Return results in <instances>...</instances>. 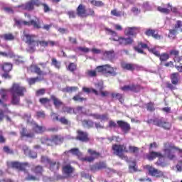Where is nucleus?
Returning <instances> with one entry per match:
<instances>
[{"label":"nucleus","instance_id":"obj_1","mask_svg":"<svg viewBox=\"0 0 182 182\" xmlns=\"http://www.w3.org/2000/svg\"><path fill=\"white\" fill-rule=\"evenodd\" d=\"M9 92L11 95V104L18 105L21 102V97L25 96L26 88L21 84L13 83L11 87L9 89Z\"/></svg>","mask_w":182,"mask_h":182},{"label":"nucleus","instance_id":"obj_2","mask_svg":"<svg viewBox=\"0 0 182 182\" xmlns=\"http://www.w3.org/2000/svg\"><path fill=\"white\" fill-rule=\"evenodd\" d=\"M164 151L165 153V156L167 157V159H169V160H174V159H176V153H177V151L182 153L181 149H179L178 147L174 146L173 144L170 142L164 144ZM176 169L177 171H182V161H179L178 162L176 165Z\"/></svg>","mask_w":182,"mask_h":182},{"label":"nucleus","instance_id":"obj_3","mask_svg":"<svg viewBox=\"0 0 182 182\" xmlns=\"http://www.w3.org/2000/svg\"><path fill=\"white\" fill-rule=\"evenodd\" d=\"M36 36L26 33V31H23V39L28 45L29 52H35L36 50V46H42L43 48L48 47V41H36Z\"/></svg>","mask_w":182,"mask_h":182},{"label":"nucleus","instance_id":"obj_4","mask_svg":"<svg viewBox=\"0 0 182 182\" xmlns=\"http://www.w3.org/2000/svg\"><path fill=\"white\" fill-rule=\"evenodd\" d=\"M14 22L17 26L24 25L26 26H33L35 29H41V28H42L41 20H39L38 18H36L35 20H31L30 21L14 18Z\"/></svg>","mask_w":182,"mask_h":182},{"label":"nucleus","instance_id":"obj_5","mask_svg":"<svg viewBox=\"0 0 182 182\" xmlns=\"http://www.w3.org/2000/svg\"><path fill=\"white\" fill-rule=\"evenodd\" d=\"M148 124H154V126H157L158 127H162L165 130H170L171 129V124L167 121L164 120V118H155L154 119H149L146 121Z\"/></svg>","mask_w":182,"mask_h":182},{"label":"nucleus","instance_id":"obj_6","mask_svg":"<svg viewBox=\"0 0 182 182\" xmlns=\"http://www.w3.org/2000/svg\"><path fill=\"white\" fill-rule=\"evenodd\" d=\"M108 32L111 33V35L113 38H111L112 41H114L115 42H118L119 45H122V46H126L127 45H132L133 43V39L131 38H122L117 36V33L113 31L111 29H107Z\"/></svg>","mask_w":182,"mask_h":182},{"label":"nucleus","instance_id":"obj_7","mask_svg":"<svg viewBox=\"0 0 182 182\" xmlns=\"http://www.w3.org/2000/svg\"><path fill=\"white\" fill-rule=\"evenodd\" d=\"M171 82H167L166 86L170 90H177V85L180 83V74L178 73H173L170 75Z\"/></svg>","mask_w":182,"mask_h":182},{"label":"nucleus","instance_id":"obj_8","mask_svg":"<svg viewBox=\"0 0 182 182\" xmlns=\"http://www.w3.org/2000/svg\"><path fill=\"white\" fill-rule=\"evenodd\" d=\"M112 150L114 151V154H116V156H118L120 157V159H123V157H124V155H123V151H125V153H129V150H127L126 145L124 144H114L112 146Z\"/></svg>","mask_w":182,"mask_h":182},{"label":"nucleus","instance_id":"obj_9","mask_svg":"<svg viewBox=\"0 0 182 182\" xmlns=\"http://www.w3.org/2000/svg\"><path fill=\"white\" fill-rule=\"evenodd\" d=\"M40 5L41 1L39 0H31L24 4L18 6V8H21L26 11H33L34 6H39Z\"/></svg>","mask_w":182,"mask_h":182},{"label":"nucleus","instance_id":"obj_10","mask_svg":"<svg viewBox=\"0 0 182 182\" xmlns=\"http://www.w3.org/2000/svg\"><path fill=\"white\" fill-rule=\"evenodd\" d=\"M98 72H102V73H109L112 76H116V71L114 68H112L109 65H100L97 68Z\"/></svg>","mask_w":182,"mask_h":182},{"label":"nucleus","instance_id":"obj_11","mask_svg":"<svg viewBox=\"0 0 182 182\" xmlns=\"http://www.w3.org/2000/svg\"><path fill=\"white\" fill-rule=\"evenodd\" d=\"M88 153L90 154V156H85L83 158L84 161H88V163H92V161H95L96 159H99L100 156V153L92 150V149H88Z\"/></svg>","mask_w":182,"mask_h":182},{"label":"nucleus","instance_id":"obj_12","mask_svg":"<svg viewBox=\"0 0 182 182\" xmlns=\"http://www.w3.org/2000/svg\"><path fill=\"white\" fill-rule=\"evenodd\" d=\"M146 168L150 174V176H152V177H163L164 176V173L161 171H159V169H156L153 166H146Z\"/></svg>","mask_w":182,"mask_h":182},{"label":"nucleus","instance_id":"obj_13","mask_svg":"<svg viewBox=\"0 0 182 182\" xmlns=\"http://www.w3.org/2000/svg\"><path fill=\"white\" fill-rule=\"evenodd\" d=\"M121 89L123 90V92H135V93H137V92H140V85H125Z\"/></svg>","mask_w":182,"mask_h":182},{"label":"nucleus","instance_id":"obj_14","mask_svg":"<svg viewBox=\"0 0 182 182\" xmlns=\"http://www.w3.org/2000/svg\"><path fill=\"white\" fill-rule=\"evenodd\" d=\"M12 168H16L20 171H23L28 167V163H21V162H11Z\"/></svg>","mask_w":182,"mask_h":182},{"label":"nucleus","instance_id":"obj_15","mask_svg":"<svg viewBox=\"0 0 182 182\" xmlns=\"http://www.w3.org/2000/svg\"><path fill=\"white\" fill-rule=\"evenodd\" d=\"M117 124L119 126V128H121V130L124 132V133H129V132H130V124H129V123L125 122L124 121H117Z\"/></svg>","mask_w":182,"mask_h":182},{"label":"nucleus","instance_id":"obj_16","mask_svg":"<svg viewBox=\"0 0 182 182\" xmlns=\"http://www.w3.org/2000/svg\"><path fill=\"white\" fill-rule=\"evenodd\" d=\"M77 140H80V141H89V137L87 135V132H85L83 131L78 130Z\"/></svg>","mask_w":182,"mask_h":182},{"label":"nucleus","instance_id":"obj_17","mask_svg":"<svg viewBox=\"0 0 182 182\" xmlns=\"http://www.w3.org/2000/svg\"><path fill=\"white\" fill-rule=\"evenodd\" d=\"M90 116H92L96 120H100V122H107L109 120V114H90Z\"/></svg>","mask_w":182,"mask_h":182},{"label":"nucleus","instance_id":"obj_18","mask_svg":"<svg viewBox=\"0 0 182 182\" xmlns=\"http://www.w3.org/2000/svg\"><path fill=\"white\" fill-rule=\"evenodd\" d=\"M50 99L53 101L55 109H59L60 106L63 105V102L59 98L56 97V96L53 95H50Z\"/></svg>","mask_w":182,"mask_h":182},{"label":"nucleus","instance_id":"obj_19","mask_svg":"<svg viewBox=\"0 0 182 182\" xmlns=\"http://www.w3.org/2000/svg\"><path fill=\"white\" fill-rule=\"evenodd\" d=\"M139 28L137 27H127L125 29V34L128 36H134L137 33Z\"/></svg>","mask_w":182,"mask_h":182},{"label":"nucleus","instance_id":"obj_20","mask_svg":"<svg viewBox=\"0 0 182 182\" xmlns=\"http://www.w3.org/2000/svg\"><path fill=\"white\" fill-rule=\"evenodd\" d=\"M49 166V169L51 171H58V170H59V168L60 167V164L58 161H51V162H50Z\"/></svg>","mask_w":182,"mask_h":182},{"label":"nucleus","instance_id":"obj_21","mask_svg":"<svg viewBox=\"0 0 182 182\" xmlns=\"http://www.w3.org/2000/svg\"><path fill=\"white\" fill-rule=\"evenodd\" d=\"M96 89V90H95ZM95 89H91L92 93H95L97 96H99L100 92L103 90V83L98 82L95 84Z\"/></svg>","mask_w":182,"mask_h":182},{"label":"nucleus","instance_id":"obj_22","mask_svg":"<svg viewBox=\"0 0 182 182\" xmlns=\"http://www.w3.org/2000/svg\"><path fill=\"white\" fill-rule=\"evenodd\" d=\"M74 170L73 167L70 164L65 165L63 167V172L65 176H70V174L73 173Z\"/></svg>","mask_w":182,"mask_h":182},{"label":"nucleus","instance_id":"obj_23","mask_svg":"<svg viewBox=\"0 0 182 182\" xmlns=\"http://www.w3.org/2000/svg\"><path fill=\"white\" fill-rule=\"evenodd\" d=\"M76 11L78 16H85L86 15V7L83 4H80Z\"/></svg>","mask_w":182,"mask_h":182},{"label":"nucleus","instance_id":"obj_24","mask_svg":"<svg viewBox=\"0 0 182 182\" xmlns=\"http://www.w3.org/2000/svg\"><path fill=\"white\" fill-rule=\"evenodd\" d=\"M134 48L138 53H144L143 49H149V47L147 46V44L141 42Z\"/></svg>","mask_w":182,"mask_h":182},{"label":"nucleus","instance_id":"obj_25","mask_svg":"<svg viewBox=\"0 0 182 182\" xmlns=\"http://www.w3.org/2000/svg\"><path fill=\"white\" fill-rule=\"evenodd\" d=\"M31 72H33L34 73H36L39 76H42L45 75V73L41 70V68L38 66L37 65H33L31 66Z\"/></svg>","mask_w":182,"mask_h":182},{"label":"nucleus","instance_id":"obj_26","mask_svg":"<svg viewBox=\"0 0 182 182\" xmlns=\"http://www.w3.org/2000/svg\"><path fill=\"white\" fill-rule=\"evenodd\" d=\"M147 36H152L154 39H161V36L156 33V30L149 29L145 32Z\"/></svg>","mask_w":182,"mask_h":182},{"label":"nucleus","instance_id":"obj_27","mask_svg":"<svg viewBox=\"0 0 182 182\" xmlns=\"http://www.w3.org/2000/svg\"><path fill=\"white\" fill-rule=\"evenodd\" d=\"M122 68H123L126 70H134V69L137 68V65L136 64L123 63H122Z\"/></svg>","mask_w":182,"mask_h":182},{"label":"nucleus","instance_id":"obj_28","mask_svg":"<svg viewBox=\"0 0 182 182\" xmlns=\"http://www.w3.org/2000/svg\"><path fill=\"white\" fill-rule=\"evenodd\" d=\"M33 129L34 132H36V133H43V132L46 130V128L45 127L39 126L36 123L33 122Z\"/></svg>","mask_w":182,"mask_h":182},{"label":"nucleus","instance_id":"obj_29","mask_svg":"<svg viewBox=\"0 0 182 182\" xmlns=\"http://www.w3.org/2000/svg\"><path fill=\"white\" fill-rule=\"evenodd\" d=\"M157 9L161 14H165L166 15L170 14V6L168 4H167V8H165V6L163 5V6H159Z\"/></svg>","mask_w":182,"mask_h":182},{"label":"nucleus","instance_id":"obj_30","mask_svg":"<svg viewBox=\"0 0 182 182\" xmlns=\"http://www.w3.org/2000/svg\"><path fill=\"white\" fill-rule=\"evenodd\" d=\"M82 126L87 129H92V127H95V122L92 120L84 119L82 121Z\"/></svg>","mask_w":182,"mask_h":182},{"label":"nucleus","instance_id":"obj_31","mask_svg":"<svg viewBox=\"0 0 182 182\" xmlns=\"http://www.w3.org/2000/svg\"><path fill=\"white\" fill-rule=\"evenodd\" d=\"M111 96L112 99H116L117 100H119L120 103H123V102H124V100H123V94L112 92L111 94Z\"/></svg>","mask_w":182,"mask_h":182},{"label":"nucleus","instance_id":"obj_32","mask_svg":"<svg viewBox=\"0 0 182 182\" xmlns=\"http://www.w3.org/2000/svg\"><path fill=\"white\" fill-rule=\"evenodd\" d=\"M42 144H46L47 146H53V139H48V137H43L41 139Z\"/></svg>","mask_w":182,"mask_h":182},{"label":"nucleus","instance_id":"obj_33","mask_svg":"<svg viewBox=\"0 0 182 182\" xmlns=\"http://www.w3.org/2000/svg\"><path fill=\"white\" fill-rule=\"evenodd\" d=\"M104 58L108 60H112L114 59V51H106L104 53Z\"/></svg>","mask_w":182,"mask_h":182},{"label":"nucleus","instance_id":"obj_34","mask_svg":"<svg viewBox=\"0 0 182 182\" xmlns=\"http://www.w3.org/2000/svg\"><path fill=\"white\" fill-rule=\"evenodd\" d=\"M1 39H4V41H14L15 36L12 33H6L0 35Z\"/></svg>","mask_w":182,"mask_h":182},{"label":"nucleus","instance_id":"obj_35","mask_svg":"<svg viewBox=\"0 0 182 182\" xmlns=\"http://www.w3.org/2000/svg\"><path fill=\"white\" fill-rule=\"evenodd\" d=\"M54 144H60L63 143V137L62 136H52Z\"/></svg>","mask_w":182,"mask_h":182},{"label":"nucleus","instance_id":"obj_36","mask_svg":"<svg viewBox=\"0 0 182 182\" xmlns=\"http://www.w3.org/2000/svg\"><path fill=\"white\" fill-rule=\"evenodd\" d=\"M2 69L4 72H6V73H8L12 70V64L9 63H5L2 65Z\"/></svg>","mask_w":182,"mask_h":182},{"label":"nucleus","instance_id":"obj_37","mask_svg":"<svg viewBox=\"0 0 182 182\" xmlns=\"http://www.w3.org/2000/svg\"><path fill=\"white\" fill-rule=\"evenodd\" d=\"M21 136L23 137L32 138L35 136V134L32 132H26V129L23 128V131L21 132Z\"/></svg>","mask_w":182,"mask_h":182},{"label":"nucleus","instance_id":"obj_38","mask_svg":"<svg viewBox=\"0 0 182 182\" xmlns=\"http://www.w3.org/2000/svg\"><path fill=\"white\" fill-rule=\"evenodd\" d=\"M156 157H161V154L159 152L152 151L148 156V160H153L154 159H156Z\"/></svg>","mask_w":182,"mask_h":182},{"label":"nucleus","instance_id":"obj_39","mask_svg":"<svg viewBox=\"0 0 182 182\" xmlns=\"http://www.w3.org/2000/svg\"><path fill=\"white\" fill-rule=\"evenodd\" d=\"M32 171L36 174H42L43 171V168L41 166H37L32 168Z\"/></svg>","mask_w":182,"mask_h":182},{"label":"nucleus","instance_id":"obj_40","mask_svg":"<svg viewBox=\"0 0 182 182\" xmlns=\"http://www.w3.org/2000/svg\"><path fill=\"white\" fill-rule=\"evenodd\" d=\"M41 162L43 164H49L52 162V160H50L48 156H41Z\"/></svg>","mask_w":182,"mask_h":182},{"label":"nucleus","instance_id":"obj_41","mask_svg":"<svg viewBox=\"0 0 182 182\" xmlns=\"http://www.w3.org/2000/svg\"><path fill=\"white\" fill-rule=\"evenodd\" d=\"M39 102L41 105H43V106H46V105L50 103V100L47 97H41L39 99Z\"/></svg>","mask_w":182,"mask_h":182},{"label":"nucleus","instance_id":"obj_42","mask_svg":"<svg viewBox=\"0 0 182 182\" xmlns=\"http://www.w3.org/2000/svg\"><path fill=\"white\" fill-rule=\"evenodd\" d=\"M8 92H9V90H1L0 91V95L3 100H6V97H8Z\"/></svg>","mask_w":182,"mask_h":182},{"label":"nucleus","instance_id":"obj_43","mask_svg":"<svg viewBox=\"0 0 182 182\" xmlns=\"http://www.w3.org/2000/svg\"><path fill=\"white\" fill-rule=\"evenodd\" d=\"M5 113H12L8 108L4 109V111L0 110V122H2L4 120V118L5 117Z\"/></svg>","mask_w":182,"mask_h":182},{"label":"nucleus","instance_id":"obj_44","mask_svg":"<svg viewBox=\"0 0 182 182\" xmlns=\"http://www.w3.org/2000/svg\"><path fill=\"white\" fill-rule=\"evenodd\" d=\"M51 65L57 69H60V63L56 58H52Z\"/></svg>","mask_w":182,"mask_h":182},{"label":"nucleus","instance_id":"obj_45","mask_svg":"<svg viewBox=\"0 0 182 182\" xmlns=\"http://www.w3.org/2000/svg\"><path fill=\"white\" fill-rule=\"evenodd\" d=\"M90 4L94 5L95 6H103L105 4L102 2V1H96V0H91Z\"/></svg>","mask_w":182,"mask_h":182},{"label":"nucleus","instance_id":"obj_46","mask_svg":"<svg viewBox=\"0 0 182 182\" xmlns=\"http://www.w3.org/2000/svg\"><path fill=\"white\" fill-rule=\"evenodd\" d=\"M46 93V89L45 88H41L40 90H38L36 92V96L39 97V96H43Z\"/></svg>","mask_w":182,"mask_h":182},{"label":"nucleus","instance_id":"obj_47","mask_svg":"<svg viewBox=\"0 0 182 182\" xmlns=\"http://www.w3.org/2000/svg\"><path fill=\"white\" fill-rule=\"evenodd\" d=\"M169 58H170V55H168V54L167 53H164L159 55V58L161 62H166V60H168Z\"/></svg>","mask_w":182,"mask_h":182},{"label":"nucleus","instance_id":"obj_48","mask_svg":"<svg viewBox=\"0 0 182 182\" xmlns=\"http://www.w3.org/2000/svg\"><path fill=\"white\" fill-rule=\"evenodd\" d=\"M80 95H82V93H79L73 97V99L75 100V102H83V100H86V98L81 97Z\"/></svg>","mask_w":182,"mask_h":182},{"label":"nucleus","instance_id":"obj_49","mask_svg":"<svg viewBox=\"0 0 182 182\" xmlns=\"http://www.w3.org/2000/svg\"><path fill=\"white\" fill-rule=\"evenodd\" d=\"M111 15L117 16V18H120V16H122V11H118L117 9H114L111 11Z\"/></svg>","mask_w":182,"mask_h":182},{"label":"nucleus","instance_id":"obj_50","mask_svg":"<svg viewBox=\"0 0 182 182\" xmlns=\"http://www.w3.org/2000/svg\"><path fill=\"white\" fill-rule=\"evenodd\" d=\"M70 153H72L74 156H80V151L77 148H73L69 151Z\"/></svg>","mask_w":182,"mask_h":182},{"label":"nucleus","instance_id":"obj_51","mask_svg":"<svg viewBox=\"0 0 182 182\" xmlns=\"http://www.w3.org/2000/svg\"><path fill=\"white\" fill-rule=\"evenodd\" d=\"M48 46H51L53 48V46H59V41H53L48 40Z\"/></svg>","mask_w":182,"mask_h":182},{"label":"nucleus","instance_id":"obj_52","mask_svg":"<svg viewBox=\"0 0 182 182\" xmlns=\"http://www.w3.org/2000/svg\"><path fill=\"white\" fill-rule=\"evenodd\" d=\"M77 89V87H67L65 88V91L68 92V93H72V92H76Z\"/></svg>","mask_w":182,"mask_h":182},{"label":"nucleus","instance_id":"obj_53","mask_svg":"<svg viewBox=\"0 0 182 182\" xmlns=\"http://www.w3.org/2000/svg\"><path fill=\"white\" fill-rule=\"evenodd\" d=\"M148 50L151 52V53H153L154 55H155V56H158L159 58L160 57V52L157 51L156 48H148Z\"/></svg>","mask_w":182,"mask_h":182},{"label":"nucleus","instance_id":"obj_54","mask_svg":"<svg viewBox=\"0 0 182 182\" xmlns=\"http://www.w3.org/2000/svg\"><path fill=\"white\" fill-rule=\"evenodd\" d=\"M85 73L86 75H87V76H90V77H95V76H96L95 70H87Z\"/></svg>","mask_w":182,"mask_h":182},{"label":"nucleus","instance_id":"obj_55","mask_svg":"<svg viewBox=\"0 0 182 182\" xmlns=\"http://www.w3.org/2000/svg\"><path fill=\"white\" fill-rule=\"evenodd\" d=\"M27 155L31 157V159H36L38 157V154L33 151H29Z\"/></svg>","mask_w":182,"mask_h":182},{"label":"nucleus","instance_id":"obj_56","mask_svg":"<svg viewBox=\"0 0 182 182\" xmlns=\"http://www.w3.org/2000/svg\"><path fill=\"white\" fill-rule=\"evenodd\" d=\"M36 116L39 119H45L46 115L45 114V112H43V111H38V112H36Z\"/></svg>","mask_w":182,"mask_h":182},{"label":"nucleus","instance_id":"obj_57","mask_svg":"<svg viewBox=\"0 0 182 182\" xmlns=\"http://www.w3.org/2000/svg\"><path fill=\"white\" fill-rule=\"evenodd\" d=\"M129 153H137V151H139V148L136 146H129Z\"/></svg>","mask_w":182,"mask_h":182},{"label":"nucleus","instance_id":"obj_58","mask_svg":"<svg viewBox=\"0 0 182 182\" xmlns=\"http://www.w3.org/2000/svg\"><path fill=\"white\" fill-rule=\"evenodd\" d=\"M76 64L71 63L68 65V70H70V72H75V70H76Z\"/></svg>","mask_w":182,"mask_h":182},{"label":"nucleus","instance_id":"obj_59","mask_svg":"<svg viewBox=\"0 0 182 182\" xmlns=\"http://www.w3.org/2000/svg\"><path fill=\"white\" fill-rule=\"evenodd\" d=\"M4 152L7 153V154H13L14 150L9 149V146H4L3 148Z\"/></svg>","mask_w":182,"mask_h":182},{"label":"nucleus","instance_id":"obj_60","mask_svg":"<svg viewBox=\"0 0 182 182\" xmlns=\"http://www.w3.org/2000/svg\"><path fill=\"white\" fill-rule=\"evenodd\" d=\"M63 111L64 112V113L70 114L73 112V109H72V107H63Z\"/></svg>","mask_w":182,"mask_h":182},{"label":"nucleus","instance_id":"obj_61","mask_svg":"<svg viewBox=\"0 0 182 182\" xmlns=\"http://www.w3.org/2000/svg\"><path fill=\"white\" fill-rule=\"evenodd\" d=\"M15 63L16 65H22V63H23V60L22 59V57H16Z\"/></svg>","mask_w":182,"mask_h":182},{"label":"nucleus","instance_id":"obj_62","mask_svg":"<svg viewBox=\"0 0 182 182\" xmlns=\"http://www.w3.org/2000/svg\"><path fill=\"white\" fill-rule=\"evenodd\" d=\"M180 53V51H178V50H176V49H173L170 51V55L171 56H174V58H176V56H178Z\"/></svg>","mask_w":182,"mask_h":182},{"label":"nucleus","instance_id":"obj_63","mask_svg":"<svg viewBox=\"0 0 182 182\" xmlns=\"http://www.w3.org/2000/svg\"><path fill=\"white\" fill-rule=\"evenodd\" d=\"M97 166H98V170H102V168H106V163L105 162H100L97 164Z\"/></svg>","mask_w":182,"mask_h":182},{"label":"nucleus","instance_id":"obj_64","mask_svg":"<svg viewBox=\"0 0 182 182\" xmlns=\"http://www.w3.org/2000/svg\"><path fill=\"white\" fill-rule=\"evenodd\" d=\"M67 15H68L69 18H76V13L74 11H70L67 12Z\"/></svg>","mask_w":182,"mask_h":182}]
</instances>
